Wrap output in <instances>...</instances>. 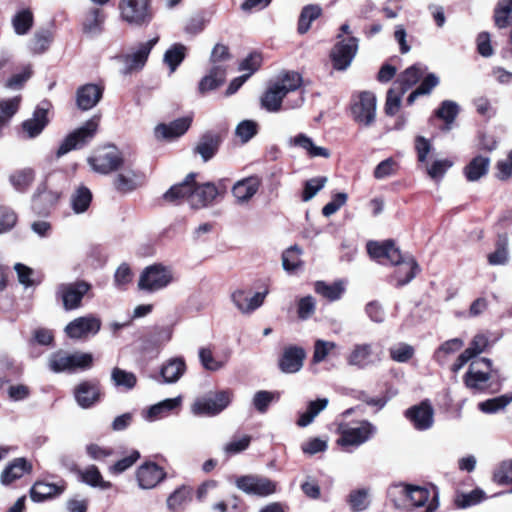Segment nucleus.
Masks as SVG:
<instances>
[{"label":"nucleus","mask_w":512,"mask_h":512,"mask_svg":"<svg viewBox=\"0 0 512 512\" xmlns=\"http://www.w3.org/2000/svg\"><path fill=\"white\" fill-rule=\"evenodd\" d=\"M33 23L34 16L29 8L18 11L12 19L13 28L18 35L27 34L32 28Z\"/></svg>","instance_id":"47"},{"label":"nucleus","mask_w":512,"mask_h":512,"mask_svg":"<svg viewBox=\"0 0 512 512\" xmlns=\"http://www.w3.org/2000/svg\"><path fill=\"white\" fill-rule=\"evenodd\" d=\"M167 474L163 467L152 461H147L136 470V479L143 489L156 487L166 478Z\"/></svg>","instance_id":"17"},{"label":"nucleus","mask_w":512,"mask_h":512,"mask_svg":"<svg viewBox=\"0 0 512 512\" xmlns=\"http://www.w3.org/2000/svg\"><path fill=\"white\" fill-rule=\"evenodd\" d=\"M357 52L358 39L356 37L351 36L338 41L329 54L333 69L336 71H346Z\"/></svg>","instance_id":"12"},{"label":"nucleus","mask_w":512,"mask_h":512,"mask_svg":"<svg viewBox=\"0 0 512 512\" xmlns=\"http://www.w3.org/2000/svg\"><path fill=\"white\" fill-rule=\"evenodd\" d=\"M226 80V66L213 65L208 74L205 75L198 84V92L201 95L213 91L224 84Z\"/></svg>","instance_id":"30"},{"label":"nucleus","mask_w":512,"mask_h":512,"mask_svg":"<svg viewBox=\"0 0 512 512\" xmlns=\"http://www.w3.org/2000/svg\"><path fill=\"white\" fill-rule=\"evenodd\" d=\"M508 261L507 239L500 238L496 244V250L488 255L490 265H504Z\"/></svg>","instance_id":"60"},{"label":"nucleus","mask_w":512,"mask_h":512,"mask_svg":"<svg viewBox=\"0 0 512 512\" xmlns=\"http://www.w3.org/2000/svg\"><path fill=\"white\" fill-rule=\"evenodd\" d=\"M232 397L233 392L229 389L210 392L194 403L193 410L197 415L215 416L229 406Z\"/></svg>","instance_id":"10"},{"label":"nucleus","mask_w":512,"mask_h":512,"mask_svg":"<svg viewBox=\"0 0 512 512\" xmlns=\"http://www.w3.org/2000/svg\"><path fill=\"white\" fill-rule=\"evenodd\" d=\"M235 133L246 143L258 133V124L253 120H243L237 125Z\"/></svg>","instance_id":"62"},{"label":"nucleus","mask_w":512,"mask_h":512,"mask_svg":"<svg viewBox=\"0 0 512 512\" xmlns=\"http://www.w3.org/2000/svg\"><path fill=\"white\" fill-rule=\"evenodd\" d=\"M66 488L67 482L63 479H60L57 483L37 480L30 489V498L33 502L41 503L60 496Z\"/></svg>","instance_id":"21"},{"label":"nucleus","mask_w":512,"mask_h":512,"mask_svg":"<svg viewBox=\"0 0 512 512\" xmlns=\"http://www.w3.org/2000/svg\"><path fill=\"white\" fill-rule=\"evenodd\" d=\"M433 415V408L426 401L407 409L405 412V416L413 423L417 430L429 429L433 424Z\"/></svg>","instance_id":"27"},{"label":"nucleus","mask_w":512,"mask_h":512,"mask_svg":"<svg viewBox=\"0 0 512 512\" xmlns=\"http://www.w3.org/2000/svg\"><path fill=\"white\" fill-rule=\"evenodd\" d=\"M375 428L369 422H362L355 426L343 429L337 443L341 446H359L367 441L374 433Z\"/></svg>","instance_id":"20"},{"label":"nucleus","mask_w":512,"mask_h":512,"mask_svg":"<svg viewBox=\"0 0 512 512\" xmlns=\"http://www.w3.org/2000/svg\"><path fill=\"white\" fill-rule=\"evenodd\" d=\"M493 18L499 29L508 27L512 22V0H499L495 6Z\"/></svg>","instance_id":"43"},{"label":"nucleus","mask_w":512,"mask_h":512,"mask_svg":"<svg viewBox=\"0 0 512 512\" xmlns=\"http://www.w3.org/2000/svg\"><path fill=\"white\" fill-rule=\"evenodd\" d=\"M99 123L100 116L94 115L82 126L67 134L60 143L56 156L60 158L72 150H80L90 144L98 132Z\"/></svg>","instance_id":"2"},{"label":"nucleus","mask_w":512,"mask_h":512,"mask_svg":"<svg viewBox=\"0 0 512 512\" xmlns=\"http://www.w3.org/2000/svg\"><path fill=\"white\" fill-rule=\"evenodd\" d=\"M426 69V66L422 64L408 67L398 76L394 86L397 90H401V93H405L422 78Z\"/></svg>","instance_id":"31"},{"label":"nucleus","mask_w":512,"mask_h":512,"mask_svg":"<svg viewBox=\"0 0 512 512\" xmlns=\"http://www.w3.org/2000/svg\"><path fill=\"white\" fill-rule=\"evenodd\" d=\"M490 158L482 155L475 156L464 168V175L469 182H475L488 173Z\"/></svg>","instance_id":"36"},{"label":"nucleus","mask_w":512,"mask_h":512,"mask_svg":"<svg viewBox=\"0 0 512 512\" xmlns=\"http://www.w3.org/2000/svg\"><path fill=\"white\" fill-rule=\"evenodd\" d=\"M133 273L130 266L122 263L114 274L115 286L120 290H126L129 283H131Z\"/></svg>","instance_id":"63"},{"label":"nucleus","mask_w":512,"mask_h":512,"mask_svg":"<svg viewBox=\"0 0 512 512\" xmlns=\"http://www.w3.org/2000/svg\"><path fill=\"white\" fill-rule=\"evenodd\" d=\"M399 163L392 157L381 161L374 169L373 176L377 180L395 176L399 171Z\"/></svg>","instance_id":"54"},{"label":"nucleus","mask_w":512,"mask_h":512,"mask_svg":"<svg viewBox=\"0 0 512 512\" xmlns=\"http://www.w3.org/2000/svg\"><path fill=\"white\" fill-rule=\"evenodd\" d=\"M306 357L305 350L302 347L290 345L284 348L278 365L284 373H296L303 366Z\"/></svg>","instance_id":"26"},{"label":"nucleus","mask_w":512,"mask_h":512,"mask_svg":"<svg viewBox=\"0 0 512 512\" xmlns=\"http://www.w3.org/2000/svg\"><path fill=\"white\" fill-rule=\"evenodd\" d=\"M35 173L32 169H23L10 176V182L19 192H25L34 181Z\"/></svg>","instance_id":"51"},{"label":"nucleus","mask_w":512,"mask_h":512,"mask_svg":"<svg viewBox=\"0 0 512 512\" xmlns=\"http://www.w3.org/2000/svg\"><path fill=\"white\" fill-rule=\"evenodd\" d=\"M512 402V392L487 399L478 404V409L485 414H495L504 410Z\"/></svg>","instance_id":"42"},{"label":"nucleus","mask_w":512,"mask_h":512,"mask_svg":"<svg viewBox=\"0 0 512 512\" xmlns=\"http://www.w3.org/2000/svg\"><path fill=\"white\" fill-rule=\"evenodd\" d=\"M459 114V105L452 100H444L438 109L434 111L435 117L445 122V129L450 130L451 124Z\"/></svg>","instance_id":"45"},{"label":"nucleus","mask_w":512,"mask_h":512,"mask_svg":"<svg viewBox=\"0 0 512 512\" xmlns=\"http://www.w3.org/2000/svg\"><path fill=\"white\" fill-rule=\"evenodd\" d=\"M74 396L80 407L84 409L92 407L97 402H99L102 397L99 381H82L75 387Z\"/></svg>","instance_id":"18"},{"label":"nucleus","mask_w":512,"mask_h":512,"mask_svg":"<svg viewBox=\"0 0 512 512\" xmlns=\"http://www.w3.org/2000/svg\"><path fill=\"white\" fill-rule=\"evenodd\" d=\"M235 485L249 495L266 497L277 491V483L267 477L258 475H243L237 477Z\"/></svg>","instance_id":"13"},{"label":"nucleus","mask_w":512,"mask_h":512,"mask_svg":"<svg viewBox=\"0 0 512 512\" xmlns=\"http://www.w3.org/2000/svg\"><path fill=\"white\" fill-rule=\"evenodd\" d=\"M92 192L84 185L79 186L71 196V205L75 213H83L88 210L92 202Z\"/></svg>","instance_id":"44"},{"label":"nucleus","mask_w":512,"mask_h":512,"mask_svg":"<svg viewBox=\"0 0 512 512\" xmlns=\"http://www.w3.org/2000/svg\"><path fill=\"white\" fill-rule=\"evenodd\" d=\"M101 328V322L93 316L79 317L71 321L65 328L66 334L73 339L82 338L89 333L96 334Z\"/></svg>","instance_id":"24"},{"label":"nucleus","mask_w":512,"mask_h":512,"mask_svg":"<svg viewBox=\"0 0 512 512\" xmlns=\"http://www.w3.org/2000/svg\"><path fill=\"white\" fill-rule=\"evenodd\" d=\"M80 479L92 487H100L101 489H110L112 487L111 482L103 479L98 467L95 465H90L82 471Z\"/></svg>","instance_id":"48"},{"label":"nucleus","mask_w":512,"mask_h":512,"mask_svg":"<svg viewBox=\"0 0 512 512\" xmlns=\"http://www.w3.org/2000/svg\"><path fill=\"white\" fill-rule=\"evenodd\" d=\"M485 499V493L483 490L476 488L470 493L462 494L457 497L455 503L459 508H467L474 506Z\"/></svg>","instance_id":"61"},{"label":"nucleus","mask_w":512,"mask_h":512,"mask_svg":"<svg viewBox=\"0 0 512 512\" xmlns=\"http://www.w3.org/2000/svg\"><path fill=\"white\" fill-rule=\"evenodd\" d=\"M285 97V92L273 83L262 94L260 99L261 107L268 112H278L282 108V102Z\"/></svg>","instance_id":"33"},{"label":"nucleus","mask_w":512,"mask_h":512,"mask_svg":"<svg viewBox=\"0 0 512 512\" xmlns=\"http://www.w3.org/2000/svg\"><path fill=\"white\" fill-rule=\"evenodd\" d=\"M106 14L101 8H91L85 15L82 30L85 34H99L103 31Z\"/></svg>","instance_id":"37"},{"label":"nucleus","mask_w":512,"mask_h":512,"mask_svg":"<svg viewBox=\"0 0 512 512\" xmlns=\"http://www.w3.org/2000/svg\"><path fill=\"white\" fill-rule=\"evenodd\" d=\"M186 56V47L183 44H173L164 54V62L169 66L171 72L183 62Z\"/></svg>","instance_id":"49"},{"label":"nucleus","mask_w":512,"mask_h":512,"mask_svg":"<svg viewBox=\"0 0 512 512\" xmlns=\"http://www.w3.org/2000/svg\"><path fill=\"white\" fill-rule=\"evenodd\" d=\"M278 85L285 95L291 91L297 90L302 84V77L297 72H286L281 78L274 83Z\"/></svg>","instance_id":"57"},{"label":"nucleus","mask_w":512,"mask_h":512,"mask_svg":"<svg viewBox=\"0 0 512 512\" xmlns=\"http://www.w3.org/2000/svg\"><path fill=\"white\" fill-rule=\"evenodd\" d=\"M348 503L353 512L364 511L370 504L369 490L366 488H361L351 491L349 494Z\"/></svg>","instance_id":"50"},{"label":"nucleus","mask_w":512,"mask_h":512,"mask_svg":"<svg viewBox=\"0 0 512 512\" xmlns=\"http://www.w3.org/2000/svg\"><path fill=\"white\" fill-rule=\"evenodd\" d=\"M261 181L257 176H250L238 181L232 188V193L238 201L251 199L258 191Z\"/></svg>","instance_id":"35"},{"label":"nucleus","mask_w":512,"mask_h":512,"mask_svg":"<svg viewBox=\"0 0 512 512\" xmlns=\"http://www.w3.org/2000/svg\"><path fill=\"white\" fill-rule=\"evenodd\" d=\"M158 37L147 42L141 43L137 51L126 56V64L130 70L142 69L148 60V56L153 47L158 42Z\"/></svg>","instance_id":"34"},{"label":"nucleus","mask_w":512,"mask_h":512,"mask_svg":"<svg viewBox=\"0 0 512 512\" xmlns=\"http://www.w3.org/2000/svg\"><path fill=\"white\" fill-rule=\"evenodd\" d=\"M185 370V361L181 358H174L162 366L161 376L163 377L164 382L174 383L179 380Z\"/></svg>","instance_id":"41"},{"label":"nucleus","mask_w":512,"mask_h":512,"mask_svg":"<svg viewBox=\"0 0 512 512\" xmlns=\"http://www.w3.org/2000/svg\"><path fill=\"white\" fill-rule=\"evenodd\" d=\"M346 283L343 280H337L332 284H327L322 281V298L330 302L339 300L344 294Z\"/></svg>","instance_id":"58"},{"label":"nucleus","mask_w":512,"mask_h":512,"mask_svg":"<svg viewBox=\"0 0 512 512\" xmlns=\"http://www.w3.org/2000/svg\"><path fill=\"white\" fill-rule=\"evenodd\" d=\"M103 97V87L87 83L76 91V105L79 110L87 111L95 107Z\"/></svg>","instance_id":"25"},{"label":"nucleus","mask_w":512,"mask_h":512,"mask_svg":"<svg viewBox=\"0 0 512 512\" xmlns=\"http://www.w3.org/2000/svg\"><path fill=\"white\" fill-rule=\"evenodd\" d=\"M21 103V96L0 100V137L3 129L10 124L13 116L18 112Z\"/></svg>","instance_id":"39"},{"label":"nucleus","mask_w":512,"mask_h":512,"mask_svg":"<svg viewBox=\"0 0 512 512\" xmlns=\"http://www.w3.org/2000/svg\"><path fill=\"white\" fill-rule=\"evenodd\" d=\"M145 182V174L140 170L126 169L124 172L118 173L113 179L114 188L121 194H127Z\"/></svg>","instance_id":"23"},{"label":"nucleus","mask_w":512,"mask_h":512,"mask_svg":"<svg viewBox=\"0 0 512 512\" xmlns=\"http://www.w3.org/2000/svg\"><path fill=\"white\" fill-rule=\"evenodd\" d=\"M48 124V108L37 106L32 118L23 121L21 128L26 138H35L43 132Z\"/></svg>","instance_id":"28"},{"label":"nucleus","mask_w":512,"mask_h":512,"mask_svg":"<svg viewBox=\"0 0 512 512\" xmlns=\"http://www.w3.org/2000/svg\"><path fill=\"white\" fill-rule=\"evenodd\" d=\"M493 479L500 485L512 484V460L503 461L495 470Z\"/></svg>","instance_id":"64"},{"label":"nucleus","mask_w":512,"mask_h":512,"mask_svg":"<svg viewBox=\"0 0 512 512\" xmlns=\"http://www.w3.org/2000/svg\"><path fill=\"white\" fill-rule=\"evenodd\" d=\"M414 354V347L404 342H400L389 348L390 358L397 363H407Z\"/></svg>","instance_id":"53"},{"label":"nucleus","mask_w":512,"mask_h":512,"mask_svg":"<svg viewBox=\"0 0 512 512\" xmlns=\"http://www.w3.org/2000/svg\"><path fill=\"white\" fill-rule=\"evenodd\" d=\"M91 288V284L84 280L62 283L57 288L56 298L62 301L63 308L66 311L76 310L81 307L84 296Z\"/></svg>","instance_id":"9"},{"label":"nucleus","mask_w":512,"mask_h":512,"mask_svg":"<svg viewBox=\"0 0 512 512\" xmlns=\"http://www.w3.org/2000/svg\"><path fill=\"white\" fill-rule=\"evenodd\" d=\"M279 399L278 392L260 390L253 397V405L259 413H266L270 404Z\"/></svg>","instance_id":"56"},{"label":"nucleus","mask_w":512,"mask_h":512,"mask_svg":"<svg viewBox=\"0 0 512 512\" xmlns=\"http://www.w3.org/2000/svg\"><path fill=\"white\" fill-rule=\"evenodd\" d=\"M226 134L227 132L225 131H206L199 137L198 142L193 148V153L199 155L204 162H208L218 153Z\"/></svg>","instance_id":"16"},{"label":"nucleus","mask_w":512,"mask_h":512,"mask_svg":"<svg viewBox=\"0 0 512 512\" xmlns=\"http://www.w3.org/2000/svg\"><path fill=\"white\" fill-rule=\"evenodd\" d=\"M32 471V464L25 458L14 459L2 472L1 480L3 484H11L21 478L24 474Z\"/></svg>","instance_id":"32"},{"label":"nucleus","mask_w":512,"mask_h":512,"mask_svg":"<svg viewBox=\"0 0 512 512\" xmlns=\"http://www.w3.org/2000/svg\"><path fill=\"white\" fill-rule=\"evenodd\" d=\"M492 361L488 358H479L472 361L464 375L465 386L474 392H484L488 389L491 379Z\"/></svg>","instance_id":"8"},{"label":"nucleus","mask_w":512,"mask_h":512,"mask_svg":"<svg viewBox=\"0 0 512 512\" xmlns=\"http://www.w3.org/2000/svg\"><path fill=\"white\" fill-rule=\"evenodd\" d=\"M319 17V5H307L303 7L298 19L297 32L300 35L307 33L311 27V23Z\"/></svg>","instance_id":"46"},{"label":"nucleus","mask_w":512,"mask_h":512,"mask_svg":"<svg viewBox=\"0 0 512 512\" xmlns=\"http://www.w3.org/2000/svg\"><path fill=\"white\" fill-rule=\"evenodd\" d=\"M118 9L121 19L132 26H146L153 19L151 0H120Z\"/></svg>","instance_id":"5"},{"label":"nucleus","mask_w":512,"mask_h":512,"mask_svg":"<svg viewBox=\"0 0 512 512\" xmlns=\"http://www.w3.org/2000/svg\"><path fill=\"white\" fill-rule=\"evenodd\" d=\"M59 199L58 192L48 190L46 185L39 186L32 198V209L39 216H48L56 208Z\"/></svg>","instance_id":"22"},{"label":"nucleus","mask_w":512,"mask_h":512,"mask_svg":"<svg viewBox=\"0 0 512 512\" xmlns=\"http://www.w3.org/2000/svg\"><path fill=\"white\" fill-rule=\"evenodd\" d=\"M193 118L185 116L178 118L168 124L159 123L155 129L154 134L158 140L171 141L184 135L191 127Z\"/></svg>","instance_id":"19"},{"label":"nucleus","mask_w":512,"mask_h":512,"mask_svg":"<svg viewBox=\"0 0 512 512\" xmlns=\"http://www.w3.org/2000/svg\"><path fill=\"white\" fill-rule=\"evenodd\" d=\"M464 341L461 338H452L443 342L433 353V359L440 366L446 365L449 356L461 350Z\"/></svg>","instance_id":"38"},{"label":"nucleus","mask_w":512,"mask_h":512,"mask_svg":"<svg viewBox=\"0 0 512 512\" xmlns=\"http://www.w3.org/2000/svg\"><path fill=\"white\" fill-rule=\"evenodd\" d=\"M382 354V351L374 350L372 343H358L352 347L347 356V363L358 369H366L380 363Z\"/></svg>","instance_id":"14"},{"label":"nucleus","mask_w":512,"mask_h":512,"mask_svg":"<svg viewBox=\"0 0 512 512\" xmlns=\"http://www.w3.org/2000/svg\"><path fill=\"white\" fill-rule=\"evenodd\" d=\"M173 280L172 272L161 263L147 266L141 273L138 288L146 292H155L167 287Z\"/></svg>","instance_id":"7"},{"label":"nucleus","mask_w":512,"mask_h":512,"mask_svg":"<svg viewBox=\"0 0 512 512\" xmlns=\"http://www.w3.org/2000/svg\"><path fill=\"white\" fill-rule=\"evenodd\" d=\"M192 500V488L182 485L167 498V507L172 512H181L185 505Z\"/></svg>","instance_id":"40"},{"label":"nucleus","mask_w":512,"mask_h":512,"mask_svg":"<svg viewBox=\"0 0 512 512\" xmlns=\"http://www.w3.org/2000/svg\"><path fill=\"white\" fill-rule=\"evenodd\" d=\"M197 176V173L190 172L182 182L172 185L162 195L163 201L173 205H180L188 201L192 205L193 192H195L194 180L197 179Z\"/></svg>","instance_id":"15"},{"label":"nucleus","mask_w":512,"mask_h":512,"mask_svg":"<svg viewBox=\"0 0 512 512\" xmlns=\"http://www.w3.org/2000/svg\"><path fill=\"white\" fill-rule=\"evenodd\" d=\"M301 250L297 245L287 248L282 253V265L285 271L294 272L302 265L300 259Z\"/></svg>","instance_id":"52"},{"label":"nucleus","mask_w":512,"mask_h":512,"mask_svg":"<svg viewBox=\"0 0 512 512\" xmlns=\"http://www.w3.org/2000/svg\"><path fill=\"white\" fill-rule=\"evenodd\" d=\"M395 493L404 496L406 501L405 505L408 508L425 507L423 512H434L438 507L436 496L434 495L433 499L429 501L430 491L423 487L405 486L402 484L394 485L390 487L389 494L393 495Z\"/></svg>","instance_id":"6"},{"label":"nucleus","mask_w":512,"mask_h":512,"mask_svg":"<svg viewBox=\"0 0 512 512\" xmlns=\"http://www.w3.org/2000/svg\"><path fill=\"white\" fill-rule=\"evenodd\" d=\"M367 251L374 259L386 258L392 265L397 266L391 280H394L396 287H401L411 282L420 271L415 258L410 254H402L395 246L393 240L383 242L370 241L367 244Z\"/></svg>","instance_id":"1"},{"label":"nucleus","mask_w":512,"mask_h":512,"mask_svg":"<svg viewBox=\"0 0 512 512\" xmlns=\"http://www.w3.org/2000/svg\"><path fill=\"white\" fill-rule=\"evenodd\" d=\"M376 107V96L370 91H362L353 94L351 97V115L359 125L369 127L375 122Z\"/></svg>","instance_id":"4"},{"label":"nucleus","mask_w":512,"mask_h":512,"mask_svg":"<svg viewBox=\"0 0 512 512\" xmlns=\"http://www.w3.org/2000/svg\"><path fill=\"white\" fill-rule=\"evenodd\" d=\"M87 162L93 171L100 174H109L118 171L123 166L124 157L115 146H110L88 157Z\"/></svg>","instance_id":"11"},{"label":"nucleus","mask_w":512,"mask_h":512,"mask_svg":"<svg viewBox=\"0 0 512 512\" xmlns=\"http://www.w3.org/2000/svg\"><path fill=\"white\" fill-rule=\"evenodd\" d=\"M93 365V356L90 353H68L65 350L53 352L48 361V367L54 373H74L78 370H87Z\"/></svg>","instance_id":"3"},{"label":"nucleus","mask_w":512,"mask_h":512,"mask_svg":"<svg viewBox=\"0 0 512 512\" xmlns=\"http://www.w3.org/2000/svg\"><path fill=\"white\" fill-rule=\"evenodd\" d=\"M195 192H193L192 207L195 209L211 205L218 196V190L214 182L199 184L194 180Z\"/></svg>","instance_id":"29"},{"label":"nucleus","mask_w":512,"mask_h":512,"mask_svg":"<svg viewBox=\"0 0 512 512\" xmlns=\"http://www.w3.org/2000/svg\"><path fill=\"white\" fill-rule=\"evenodd\" d=\"M140 457V452L136 449H132L127 456L110 465L109 472L112 475H119L131 468L140 459Z\"/></svg>","instance_id":"55"},{"label":"nucleus","mask_w":512,"mask_h":512,"mask_svg":"<svg viewBox=\"0 0 512 512\" xmlns=\"http://www.w3.org/2000/svg\"><path fill=\"white\" fill-rule=\"evenodd\" d=\"M111 377L116 386H122L128 390L134 388L137 383V378L134 373L127 372L118 367L112 370Z\"/></svg>","instance_id":"59"}]
</instances>
